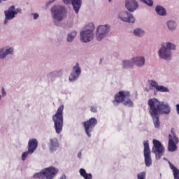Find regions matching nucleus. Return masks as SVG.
Masks as SVG:
<instances>
[{
    "label": "nucleus",
    "mask_w": 179,
    "mask_h": 179,
    "mask_svg": "<svg viewBox=\"0 0 179 179\" xmlns=\"http://www.w3.org/2000/svg\"><path fill=\"white\" fill-rule=\"evenodd\" d=\"M117 18L125 23H134L136 21L135 16L128 10H122L118 12Z\"/></svg>",
    "instance_id": "nucleus-8"
},
{
    "label": "nucleus",
    "mask_w": 179,
    "mask_h": 179,
    "mask_svg": "<svg viewBox=\"0 0 179 179\" xmlns=\"http://www.w3.org/2000/svg\"><path fill=\"white\" fill-rule=\"evenodd\" d=\"M170 167L173 170V176L175 179H179V170L173 166V164H170Z\"/></svg>",
    "instance_id": "nucleus-27"
},
{
    "label": "nucleus",
    "mask_w": 179,
    "mask_h": 179,
    "mask_svg": "<svg viewBox=\"0 0 179 179\" xmlns=\"http://www.w3.org/2000/svg\"><path fill=\"white\" fill-rule=\"evenodd\" d=\"M28 146L29 154L33 155L38 146V141H37V139L36 138H32L29 141Z\"/></svg>",
    "instance_id": "nucleus-18"
},
{
    "label": "nucleus",
    "mask_w": 179,
    "mask_h": 179,
    "mask_svg": "<svg viewBox=\"0 0 179 179\" xmlns=\"http://www.w3.org/2000/svg\"><path fill=\"white\" fill-rule=\"evenodd\" d=\"M4 51H6V55H10V54L13 53V48H6L4 49Z\"/></svg>",
    "instance_id": "nucleus-32"
},
{
    "label": "nucleus",
    "mask_w": 179,
    "mask_h": 179,
    "mask_svg": "<svg viewBox=\"0 0 179 179\" xmlns=\"http://www.w3.org/2000/svg\"><path fill=\"white\" fill-rule=\"evenodd\" d=\"M144 157L145 166L150 167L152 166V157L150 156V148L148 142L144 143Z\"/></svg>",
    "instance_id": "nucleus-13"
},
{
    "label": "nucleus",
    "mask_w": 179,
    "mask_h": 179,
    "mask_svg": "<svg viewBox=\"0 0 179 179\" xmlns=\"http://www.w3.org/2000/svg\"><path fill=\"white\" fill-rule=\"evenodd\" d=\"M131 58L134 66L136 65V66H138V68L143 66L145 62H146L145 57L143 56H135Z\"/></svg>",
    "instance_id": "nucleus-17"
},
{
    "label": "nucleus",
    "mask_w": 179,
    "mask_h": 179,
    "mask_svg": "<svg viewBox=\"0 0 179 179\" xmlns=\"http://www.w3.org/2000/svg\"><path fill=\"white\" fill-rule=\"evenodd\" d=\"M60 179H66V176L62 175L60 178Z\"/></svg>",
    "instance_id": "nucleus-39"
},
{
    "label": "nucleus",
    "mask_w": 179,
    "mask_h": 179,
    "mask_svg": "<svg viewBox=\"0 0 179 179\" xmlns=\"http://www.w3.org/2000/svg\"><path fill=\"white\" fill-rule=\"evenodd\" d=\"M31 16H33L34 20H37V19L40 17V15L37 13H31Z\"/></svg>",
    "instance_id": "nucleus-35"
},
{
    "label": "nucleus",
    "mask_w": 179,
    "mask_h": 179,
    "mask_svg": "<svg viewBox=\"0 0 179 179\" xmlns=\"http://www.w3.org/2000/svg\"><path fill=\"white\" fill-rule=\"evenodd\" d=\"M29 155H30V152L28 151L22 153V160H23V162H24V160H26V159H27V156H29Z\"/></svg>",
    "instance_id": "nucleus-33"
},
{
    "label": "nucleus",
    "mask_w": 179,
    "mask_h": 179,
    "mask_svg": "<svg viewBox=\"0 0 179 179\" xmlns=\"http://www.w3.org/2000/svg\"><path fill=\"white\" fill-rule=\"evenodd\" d=\"M122 65L124 68H132L134 66V62H132V58L130 60H123Z\"/></svg>",
    "instance_id": "nucleus-25"
},
{
    "label": "nucleus",
    "mask_w": 179,
    "mask_h": 179,
    "mask_svg": "<svg viewBox=\"0 0 179 179\" xmlns=\"http://www.w3.org/2000/svg\"><path fill=\"white\" fill-rule=\"evenodd\" d=\"M155 10L159 16H166L167 15V11L166 8L162 6H157L155 7Z\"/></svg>",
    "instance_id": "nucleus-22"
},
{
    "label": "nucleus",
    "mask_w": 179,
    "mask_h": 179,
    "mask_svg": "<svg viewBox=\"0 0 179 179\" xmlns=\"http://www.w3.org/2000/svg\"><path fill=\"white\" fill-rule=\"evenodd\" d=\"M158 56L164 61H170L171 59V51L166 49V46L162 45L158 50Z\"/></svg>",
    "instance_id": "nucleus-12"
},
{
    "label": "nucleus",
    "mask_w": 179,
    "mask_h": 179,
    "mask_svg": "<svg viewBox=\"0 0 179 179\" xmlns=\"http://www.w3.org/2000/svg\"><path fill=\"white\" fill-rule=\"evenodd\" d=\"M81 72L82 70L79 66V64H76V65L73 67L72 73L69 76L70 82H73V80H76V79H78L79 76H80Z\"/></svg>",
    "instance_id": "nucleus-15"
},
{
    "label": "nucleus",
    "mask_w": 179,
    "mask_h": 179,
    "mask_svg": "<svg viewBox=\"0 0 179 179\" xmlns=\"http://www.w3.org/2000/svg\"><path fill=\"white\" fill-rule=\"evenodd\" d=\"M146 92H149V88H145Z\"/></svg>",
    "instance_id": "nucleus-42"
},
{
    "label": "nucleus",
    "mask_w": 179,
    "mask_h": 179,
    "mask_svg": "<svg viewBox=\"0 0 179 179\" xmlns=\"http://www.w3.org/2000/svg\"><path fill=\"white\" fill-rule=\"evenodd\" d=\"M166 25L169 31H174L177 29V22L172 20H168Z\"/></svg>",
    "instance_id": "nucleus-19"
},
{
    "label": "nucleus",
    "mask_w": 179,
    "mask_h": 179,
    "mask_svg": "<svg viewBox=\"0 0 179 179\" xmlns=\"http://www.w3.org/2000/svg\"><path fill=\"white\" fill-rule=\"evenodd\" d=\"M150 107L149 113L153 120L155 128L160 127V121L159 120V114H169L170 113V105L169 103L160 101L159 99L152 98L148 101Z\"/></svg>",
    "instance_id": "nucleus-1"
},
{
    "label": "nucleus",
    "mask_w": 179,
    "mask_h": 179,
    "mask_svg": "<svg viewBox=\"0 0 179 179\" xmlns=\"http://www.w3.org/2000/svg\"><path fill=\"white\" fill-rule=\"evenodd\" d=\"M110 29L109 24L99 25L95 31L97 41H101V40L106 38V36H108V33H110Z\"/></svg>",
    "instance_id": "nucleus-6"
},
{
    "label": "nucleus",
    "mask_w": 179,
    "mask_h": 179,
    "mask_svg": "<svg viewBox=\"0 0 179 179\" xmlns=\"http://www.w3.org/2000/svg\"><path fill=\"white\" fill-rule=\"evenodd\" d=\"M6 52L5 49H0V59H3V58L6 57Z\"/></svg>",
    "instance_id": "nucleus-31"
},
{
    "label": "nucleus",
    "mask_w": 179,
    "mask_h": 179,
    "mask_svg": "<svg viewBox=\"0 0 179 179\" xmlns=\"http://www.w3.org/2000/svg\"><path fill=\"white\" fill-rule=\"evenodd\" d=\"M129 92L127 91H120L115 95V99L113 101V104L115 106H118L120 103H122L124 106L127 107H132L133 103L129 99Z\"/></svg>",
    "instance_id": "nucleus-3"
},
{
    "label": "nucleus",
    "mask_w": 179,
    "mask_h": 179,
    "mask_svg": "<svg viewBox=\"0 0 179 179\" xmlns=\"http://www.w3.org/2000/svg\"><path fill=\"white\" fill-rule=\"evenodd\" d=\"M152 143L154 146L152 148V153H155L156 159L160 160V157H162V156H163V154L164 153V147L163 146L162 143H160V141L156 139H154L152 141Z\"/></svg>",
    "instance_id": "nucleus-9"
},
{
    "label": "nucleus",
    "mask_w": 179,
    "mask_h": 179,
    "mask_svg": "<svg viewBox=\"0 0 179 179\" xmlns=\"http://www.w3.org/2000/svg\"><path fill=\"white\" fill-rule=\"evenodd\" d=\"M94 24L93 22L87 24L80 33V40L82 43H90L94 38Z\"/></svg>",
    "instance_id": "nucleus-2"
},
{
    "label": "nucleus",
    "mask_w": 179,
    "mask_h": 179,
    "mask_svg": "<svg viewBox=\"0 0 179 179\" xmlns=\"http://www.w3.org/2000/svg\"><path fill=\"white\" fill-rule=\"evenodd\" d=\"M166 49L169 50V51H176L177 50V45L171 43L166 42L162 44Z\"/></svg>",
    "instance_id": "nucleus-24"
},
{
    "label": "nucleus",
    "mask_w": 179,
    "mask_h": 179,
    "mask_svg": "<svg viewBox=\"0 0 179 179\" xmlns=\"http://www.w3.org/2000/svg\"><path fill=\"white\" fill-rule=\"evenodd\" d=\"M157 90L162 93H170V90L167 87H164L163 85H159Z\"/></svg>",
    "instance_id": "nucleus-28"
},
{
    "label": "nucleus",
    "mask_w": 179,
    "mask_h": 179,
    "mask_svg": "<svg viewBox=\"0 0 179 179\" xmlns=\"http://www.w3.org/2000/svg\"><path fill=\"white\" fill-rule=\"evenodd\" d=\"M21 8H16L15 6H10L8 10L4 11L5 19H4V24H8L10 20H13L16 17V15L17 13H21Z\"/></svg>",
    "instance_id": "nucleus-7"
},
{
    "label": "nucleus",
    "mask_w": 179,
    "mask_h": 179,
    "mask_svg": "<svg viewBox=\"0 0 179 179\" xmlns=\"http://www.w3.org/2000/svg\"><path fill=\"white\" fill-rule=\"evenodd\" d=\"M55 1H57V0H50L49 3H54V2H55Z\"/></svg>",
    "instance_id": "nucleus-40"
},
{
    "label": "nucleus",
    "mask_w": 179,
    "mask_h": 179,
    "mask_svg": "<svg viewBox=\"0 0 179 179\" xmlns=\"http://www.w3.org/2000/svg\"><path fill=\"white\" fill-rule=\"evenodd\" d=\"M81 156H82V152H79L78 155V157L80 158Z\"/></svg>",
    "instance_id": "nucleus-41"
},
{
    "label": "nucleus",
    "mask_w": 179,
    "mask_h": 179,
    "mask_svg": "<svg viewBox=\"0 0 179 179\" xmlns=\"http://www.w3.org/2000/svg\"><path fill=\"white\" fill-rule=\"evenodd\" d=\"M52 17L55 22H62L64 14L66 13V9L62 6H54L50 9Z\"/></svg>",
    "instance_id": "nucleus-5"
},
{
    "label": "nucleus",
    "mask_w": 179,
    "mask_h": 179,
    "mask_svg": "<svg viewBox=\"0 0 179 179\" xmlns=\"http://www.w3.org/2000/svg\"><path fill=\"white\" fill-rule=\"evenodd\" d=\"M2 94L3 96H6V92L5 91L4 88L2 89Z\"/></svg>",
    "instance_id": "nucleus-36"
},
{
    "label": "nucleus",
    "mask_w": 179,
    "mask_h": 179,
    "mask_svg": "<svg viewBox=\"0 0 179 179\" xmlns=\"http://www.w3.org/2000/svg\"><path fill=\"white\" fill-rule=\"evenodd\" d=\"M59 143H58V140H57V138L50 139V149L52 152L57 150V148H59Z\"/></svg>",
    "instance_id": "nucleus-23"
},
{
    "label": "nucleus",
    "mask_w": 179,
    "mask_h": 179,
    "mask_svg": "<svg viewBox=\"0 0 179 179\" xmlns=\"http://www.w3.org/2000/svg\"><path fill=\"white\" fill-rule=\"evenodd\" d=\"M143 3L148 5V6H153V0H140Z\"/></svg>",
    "instance_id": "nucleus-30"
},
{
    "label": "nucleus",
    "mask_w": 179,
    "mask_h": 179,
    "mask_svg": "<svg viewBox=\"0 0 179 179\" xmlns=\"http://www.w3.org/2000/svg\"><path fill=\"white\" fill-rule=\"evenodd\" d=\"M91 111H92V113H96V108L91 107Z\"/></svg>",
    "instance_id": "nucleus-38"
},
{
    "label": "nucleus",
    "mask_w": 179,
    "mask_h": 179,
    "mask_svg": "<svg viewBox=\"0 0 179 179\" xmlns=\"http://www.w3.org/2000/svg\"><path fill=\"white\" fill-rule=\"evenodd\" d=\"M177 113L179 115V103L176 105Z\"/></svg>",
    "instance_id": "nucleus-37"
},
{
    "label": "nucleus",
    "mask_w": 179,
    "mask_h": 179,
    "mask_svg": "<svg viewBox=\"0 0 179 179\" xmlns=\"http://www.w3.org/2000/svg\"><path fill=\"white\" fill-rule=\"evenodd\" d=\"M124 6L130 13H134L139 9V3L136 0H125Z\"/></svg>",
    "instance_id": "nucleus-11"
},
{
    "label": "nucleus",
    "mask_w": 179,
    "mask_h": 179,
    "mask_svg": "<svg viewBox=\"0 0 179 179\" xmlns=\"http://www.w3.org/2000/svg\"><path fill=\"white\" fill-rule=\"evenodd\" d=\"M108 2H111L113 0H108Z\"/></svg>",
    "instance_id": "nucleus-43"
},
{
    "label": "nucleus",
    "mask_w": 179,
    "mask_h": 179,
    "mask_svg": "<svg viewBox=\"0 0 179 179\" xmlns=\"http://www.w3.org/2000/svg\"><path fill=\"white\" fill-rule=\"evenodd\" d=\"M64 3L66 5H68L69 3H72L73 8L76 12V13H78L79 12V10L80 9V7L82 6V0H63Z\"/></svg>",
    "instance_id": "nucleus-16"
},
{
    "label": "nucleus",
    "mask_w": 179,
    "mask_h": 179,
    "mask_svg": "<svg viewBox=\"0 0 179 179\" xmlns=\"http://www.w3.org/2000/svg\"><path fill=\"white\" fill-rule=\"evenodd\" d=\"M76 36H78V31H76V30H73L69 33L66 36L67 43H72L75 40Z\"/></svg>",
    "instance_id": "nucleus-20"
},
{
    "label": "nucleus",
    "mask_w": 179,
    "mask_h": 179,
    "mask_svg": "<svg viewBox=\"0 0 179 179\" xmlns=\"http://www.w3.org/2000/svg\"><path fill=\"white\" fill-rule=\"evenodd\" d=\"M178 138L174 133V129H171V134L169 136V152H176L177 150V143H178Z\"/></svg>",
    "instance_id": "nucleus-10"
},
{
    "label": "nucleus",
    "mask_w": 179,
    "mask_h": 179,
    "mask_svg": "<svg viewBox=\"0 0 179 179\" xmlns=\"http://www.w3.org/2000/svg\"><path fill=\"white\" fill-rule=\"evenodd\" d=\"M80 174L85 179H92V175L90 173H86V170H85L83 169H80Z\"/></svg>",
    "instance_id": "nucleus-26"
},
{
    "label": "nucleus",
    "mask_w": 179,
    "mask_h": 179,
    "mask_svg": "<svg viewBox=\"0 0 179 179\" xmlns=\"http://www.w3.org/2000/svg\"><path fill=\"white\" fill-rule=\"evenodd\" d=\"M149 85L150 86H151V87L156 89V90H157V89H159V84L157 83V82L153 80H149Z\"/></svg>",
    "instance_id": "nucleus-29"
},
{
    "label": "nucleus",
    "mask_w": 179,
    "mask_h": 179,
    "mask_svg": "<svg viewBox=\"0 0 179 179\" xmlns=\"http://www.w3.org/2000/svg\"><path fill=\"white\" fill-rule=\"evenodd\" d=\"M3 1H6V0H3ZM0 2H1V0H0Z\"/></svg>",
    "instance_id": "nucleus-44"
},
{
    "label": "nucleus",
    "mask_w": 179,
    "mask_h": 179,
    "mask_svg": "<svg viewBox=\"0 0 179 179\" xmlns=\"http://www.w3.org/2000/svg\"><path fill=\"white\" fill-rule=\"evenodd\" d=\"M133 34L136 37L142 38L143 36H145V34H146V32L142 28H136L133 31Z\"/></svg>",
    "instance_id": "nucleus-21"
},
{
    "label": "nucleus",
    "mask_w": 179,
    "mask_h": 179,
    "mask_svg": "<svg viewBox=\"0 0 179 179\" xmlns=\"http://www.w3.org/2000/svg\"><path fill=\"white\" fill-rule=\"evenodd\" d=\"M62 111H64L63 105L59 107L56 114L52 116V120L55 124V128L57 134H61V131H62V125L64 124V117L62 115Z\"/></svg>",
    "instance_id": "nucleus-4"
},
{
    "label": "nucleus",
    "mask_w": 179,
    "mask_h": 179,
    "mask_svg": "<svg viewBox=\"0 0 179 179\" xmlns=\"http://www.w3.org/2000/svg\"><path fill=\"white\" fill-rule=\"evenodd\" d=\"M138 179H145L146 178V173L145 172H141L137 176Z\"/></svg>",
    "instance_id": "nucleus-34"
},
{
    "label": "nucleus",
    "mask_w": 179,
    "mask_h": 179,
    "mask_svg": "<svg viewBox=\"0 0 179 179\" xmlns=\"http://www.w3.org/2000/svg\"><path fill=\"white\" fill-rule=\"evenodd\" d=\"M96 124H97V120L94 118H91L89 121L84 122L85 132L89 138H90V133L93 131Z\"/></svg>",
    "instance_id": "nucleus-14"
}]
</instances>
